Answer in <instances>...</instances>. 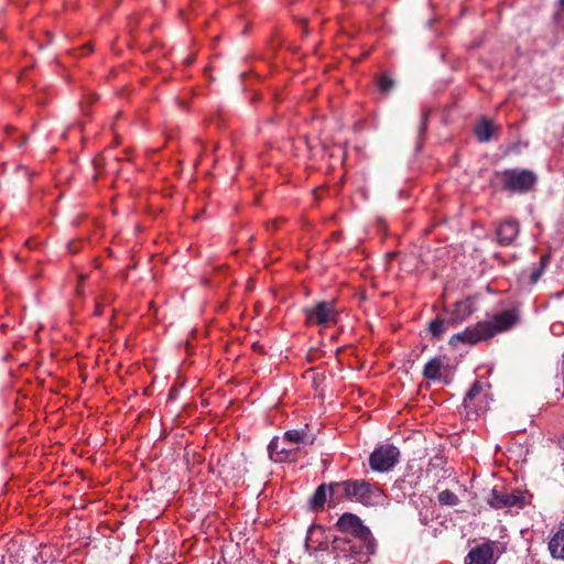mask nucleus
<instances>
[{"mask_svg":"<svg viewBox=\"0 0 564 564\" xmlns=\"http://www.w3.org/2000/svg\"><path fill=\"white\" fill-rule=\"evenodd\" d=\"M519 321L517 310H506L492 316L491 321L477 323L474 327H467L464 332L453 335L449 345L456 347V343L478 344L492 338L497 333L512 328Z\"/></svg>","mask_w":564,"mask_h":564,"instance_id":"f257e3e1","label":"nucleus"},{"mask_svg":"<svg viewBox=\"0 0 564 564\" xmlns=\"http://www.w3.org/2000/svg\"><path fill=\"white\" fill-rule=\"evenodd\" d=\"M496 180L505 192L512 194H525L531 192L536 182V174L527 169H508L495 173Z\"/></svg>","mask_w":564,"mask_h":564,"instance_id":"f03ea898","label":"nucleus"},{"mask_svg":"<svg viewBox=\"0 0 564 564\" xmlns=\"http://www.w3.org/2000/svg\"><path fill=\"white\" fill-rule=\"evenodd\" d=\"M305 316L304 324L307 327L318 326L327 328L337 323L338 312L333 301H319L311 306L302 308Z\"/></svg>","mask_w":564,"mask_h":564,"instance_id":"7ed1b4c3","label":"nucleus"},{"mask_svg":"<svg viewBox=\"0 0 564 564\" xmlns=\"http://www.w3.org/2000/svg\"><path fill=\"white\" fill-rule=\"evenodd\" d=\"M349 501L359 502L367 507L383 505L384 492L375 484L364 479H349Z\"/></svg>","mask_w":564,"mask_h":564,"instance_id":"20e7f679","label":"nucleus"},{"mask_svg":"<svg viewBox=\"0 0 564 564\" xmlns=\"http://www.w3.org/2000/svg\"><path fill=\"white\" fill-rule=\"evenodd\" d=\"M334 544H338L339 547L344 552V556L349 560H355L359 563H366L371 555L375 554L377 549L376 539L372 536V547L368 546V540H364V538H345L338 539L336 538L333 542Z\"/></svg>","mask_w":564,"mask_h":564,"instance_id":"39448f33","label":"nucleus"},{"mask_svg":"<svg viewBox=\"0 0 564 564\" xmlns=\"http://www.w3.org/2000/svg\"><path fill=\"white\" fill-rule=\"evenodd\" d=\"M335 528L339 532L350 535L351 538H364V540H368L367 547H372V533L357 514L345 512L337 520Z\"/></svg>","mask_w":564,"mask_h":564,"instance_id":"423d86ee","label":"nucleus"},{"mask_svg":"<svg viewBox=\"0 0 564 564\" xmlns=\"http://www.w3.org/2000/svg\"><path fill=\"white\" fill-rule=\"evenodd\" d=\"M399 456L400 452L395 446H380L371 453L369 465L376 471H387L398 463Z\"/></svg>","mask_w":564,"mask_h":564,"instance_id":"0eeeda50","label":"nucleus"},{"mask_svg":"<svg viewBox=\"0 0 564 564\" xmlns=\"http://www.w3.org/2000/svg\"><path fill=\"white\" fill-rule=\"evenodd\" d=\"M488 503L490 505V507L495 509L512 507L522 509L524 508L527 501L524 495L521 491H508L505 488L498 489L497 487H495L491 490Z\"/></svg>","mask_w":564,"mask_h":564,"instance_id":"6e6552de","label":"nucleus"},{"mask_svg":"<svg viewBox=\"0 0 564 564\" xmlns=\"http://www.w3.org/2000/svg\"><path fill=\"white\" fill-rule=\"evenodd\" d=\"M494 545L491 541L476 545L465 557V564H495Z\"/></svg>","mask_w":564,"mask_h":564,"instance_id":"1a4fd4ad","label":"nucleus"},{"mask_svg":"<svg viewBox=\"0 0 564 564\" xmlns=\"http://www.w3.org/2000/svg\"><path fill=\"white\" fill-rule=\"evenodd\" d=\"M284 442L280 441L279 437H273L268 446L269 456L276 463L283 462H295L299 458L300 447L294 449H285L283 446Z\"/></svg>","mask_w":564,"mask_h":564,"instance_id":"9d476101","label":"nucleus"},{"mask_svg":"<svg viewBox=\"0 0 564 564\" xmlns=\"http://www.w3.org/2000/svg\"><path fill=\"white\" fill-rule=\"evenodd\" d=\"M520 227L518 221L508 219L501 223L497 229V240L502 246L511 245L519 234Z\"/></svg>","mask_w":564,"mask_h":564,"instance_id":"9b49d317","label":"nucleus"},{"mask_svg":"<svg viewBox=\"0 0 564 564\" xmlns=\"http://www.w3.org/2000/svg\"><path fill=\"white\" fill-rule=\"evenodd\" d=\"M476 311L475 302L471 297H466L459 302H456L452 313L449 322L453 324L462 323L466 321Z\"/></svg>","mask_w":564,"mask_h":564,"instance_id":"f8f14e48","label":"nucleus"},{"mask_svg":"<svg viewBox=\"0 0 564 564\" xmlns=\"http://www.w3.org/2000/svg\"><path fill=\"white\" fill-rule=\"evenodd\" d=\"M482 392V386L479 381H475L468 392L466 393L464 398V409L466 410V415L468 419L471 416H478L479 411L481 410L480 406L477 405L476 399L481 394Z\"/></svg>","mask_w":564,"mask_h":564,"instance_id":"ddd939ff","label":"nucleus"},{"mask_svg":"<svg viewBox=\"0 0 564 564\" xmlns=\"http://www.w3.org/2000/svg\"><path fill=\"white\" fill-rule=\"evenodd\" d=\"M349 479L343 480V481H334L328 485L329 489V499H328V506L335 507L337 503H339L343 500L349 499Z\"/></svg>","mask_w":564,"mask_h":564,"instance_id":"4468645a","label":"nucleus"},{"mask_svg":"<svg viewBox=\"0 0 564 564\" xmlns=\"http://www.w3.org/2000/svg\"><path fill=\"white\" fill-rule=\"evenodd\" d=\"M549 551L553 558L564 561V529H558L549 541Z\"/></svg>","mask_w":564,"mask_h":564,"instance_id":"2eb2a0df","label":"nucleus"},{"mask_svg":"<svg viewBox=\"0 0 564 564\" xmlns=\"http://www.w3.org/2000/svg\"><path fill=\"white\" fill-rule=\"evenodd\" d=\"M328 499H329L328 485L322 484L316 488L315 492L312 496L311 508L315 511L323 510L324 506L328 501Z\"/></svg>","mask_w":564,"mask_h":564,"instance_id":"dca6fc26","label":"nucleus"},{"mask_svg":"<svg viewBox=\"0 0 564 564\" xmlns=\"http://www.w3.org/2000/svg\"><path fill=\"white\" fill-rule=\"evenodd\" d=\"M315 441V437L314 436H310L307 434V431L306 429H303V430H289L284 433V436H283V440L282 442H289V443H294V444H299V443H308V444H313Z\"/></svg>","mask_w":564,"mask_h":564,"instance_id":"f3484780","label":"nucleus"},{"mask_svg":"<svg viewBox=\"0 0 564 564\" xmlns=\"http://www.w3.org/2000/svg\"><path fill=\"white\" fill-rule=\"evenodd\" d=\"M452 324L453 322H449V319L446 321L444 318L436 317L435 319L429 323L427 334L431 336L432 339H440L447 330V326Z\"/></svg>","mask_w":564,"mask_h":564,"instance_id":"a211bd4d","label":"nucleus"},{"mask_svg":"<svg viewBox=\"0 0 564 564\" xmlns=\"http://www.w3.org/2000/svg\"><path fill=\"white\" fill-rule=\"evenodd\" d=\"M443 362L438 357L432 358L424 367L423 376L429 380L441 378Z\"/></svg>","mask_w":564,"mask_h":564,"instance_id":"6ab92c4d","label":"nucleus"},{"mask_svg":"<svg viewBox=\"0 0 564 564\" xmlns=\"http://www.w3.org/2000/svg\"><path fill=\"white\" fill-rule=\"evenodd\" d=\"M494 133L490 121L484 120L475 128V134L480 142H488Z\"/></svg>","mask_w":564,"mask_h":564,"instance_id":"aec40b11","label":"nucleus"},{"mask_svg":"<svg viewBox=\"0 0 564 564\" xmlns=\"http://www.w3.org/2000/svg\"><path fill=\"white\" fill-rule=\"evenodd\" d=\"M394 80L391 78V76L388 73H382L377 78V86L380 90V93L388 95L393 88H394Z\"/></svg>","mask_w":564,"mask_h":564,"instance_id":"412c9836","label":"nucleus"},{"mask_svg":"<svg viewBox=\"0 0 564 564\" xmlns=\"http://www.w3.org/2000/svg\"><path fill=\"white\" fill-rule=\"evenodd\" d=\"M549 259L550 257L547 254H542L540 257V263H539V267L538 268H534L532 269L531 273H530V282L531 283H536L540 278L542 276L547 263H549Z\"/></svg>","mask_w":564,"mask_h":564,"instance_id":"4be33fe9","label":"nucleus"},{"mask_svg":"<svg viewBox=\"0 0 564 564\" xmlns=\"http://www.w3.org/2000/svg\"><path fill=\"white\" fill-rule=\"evenodd\" d=\"M437 498L443 506H456L458 503V497L448 489L441 491Z\"/></svg>","mask_w":564,"mask_h":564,"instance_id":"5701e85b","label":"nucleus"},{"mask_svg":"<svg viewBox=\"0 0 564 564\" xmlns=\"http://www.w3.org/2000/svg\"><path fill=\"white\" fill-rule=\"evenodd\" d=\"M430 119V110L423 109L421 115V122L419 124V137L422 138L427 129V123Z\"/></svg>","mask_w":564,"mask_h":564,"instance_id":"b1692460","label":"nucleus"},{"mask_svg":"<svg viewBox=\"0 0 564 564\" xmlns=\"http://www.w3.org/2000/svg\"><path fill=\"white\" fill-rule=\"evenodd\" d=\"M183 346L185 347V349L189 350V349H193V345L191 343V340L186 339L185 341H181L180 345L177 346V349H182Z\"/></svg>","mask_w":564,"mask_h":564,"instance_id":"393cba45","label":"nucleus"},{"mask_svg":"<svg viewBox=\"0 0 564 564\" xmlns=\"http://www.w3.org/2000/svg\"><path fill=\"white\" fill-rule=\"evenodd\" d=\"M29 140L28 134H22L20 140H15V143L19 148L23 147Z\"/></svg>","mask_w":564,"mask_h":564,"instance_id":"a878e982","label":"nucleus"},{"mask_svg":"<svg viewBox=\"0 0 564 564\" xmlns=\"http://www.w3.org/2000/svg\"><path fill=\"white\" fill-rule=\"evenodd\" d=\"M74 245H75L74 242H69V243L67 245L68 250H69L70 252H73V253L78 252V248H75V247H74Z\"/></svg>","mask_w":564,"mask_h":564,"instance_id":"bb28decb","label":"nucleus"},{"mask_svg":"<svg viewBox=\"0 0 564 564\" xmlns=\"http://www.w3.org/2000/svg\"><path fill=\"white\" fill-rule=\"evenodd\" d=\"M316 356L317 355L308 354V355H306V359L308 362H314L316 360Z\"/></svg>","mask_w":564,"mask_h":564,"instance_id":"cd10ccee","label":"nucleus"},{"mask_svg":"<svg viewBox=\"0 0 564 564\" xmlns=\"http://www.w3.org/2000/svg\"><path fill=\"white\" fill-rule=\"evenodd\" d=\"M193 62H194V57H187V58H186V63H187V64H192Z\"/></svg>","mask_w":564,"mask_h":564,"instance_id":"c85d7f7f","label":"nucleus"},{"mask_svg":"<svg viewBox=\"0 0 564 564\" xmlns=\"http://www.w3.org/2000/svg\"><path fill=\"white\" fill-rule=\"evenodd\" d=\"M174 395H175V389L173 388V389H171V391H170V398H173Z\"/></svg>","mask_w":564,"mask_h":564,"instance_id":"c756f323","label":"nucleus"},{"mask_svg":"<svg viewBox=\"0 0 564 564\" xmlns=\"http://www.w3.org/2000/svg\"><path fill=\"white\" fill-rule=\"evenodd\" d=\"M558 3L561 6L562 10L564 11V0H558Z\"/></svg>","mask_w":564,"mask_h":564,"instance_id":"7c9ffc66","label":"nucleus"},{"mask_svg":"<svg viewBox=\"0 0 564 564\" xmlns=\"http://www.w3.org/2000/svg\"><path fill=\"white\" fill-rule=\"evenodd\" d=\"M341 349H343L341 347H337V348L335 349V352H336V354H339V352H341Z\"/></svg>","mask_w":564,"mask_h":564,"instance_id":"2f4dec72","label":"nucleus"},{"mask_svg":"<svg viewBox=\"0 0 564 564\" xmlns=\"http://www.w3.org/2000/svg\"><path fill=\"white\" fill-rule=\"evenodd\" d=\"M272 226H273V230H275L278 228V226H279L278 221H274Z\"/></svg>","mask_w":564,"mask_h":564,"instance_id":"473e14b6","label":"nucleus"},{"mask_svg":"<svg viewBox=\"0 0 564 564\" xmlns=\"http://www.w3.org/2000/svg\"><path fill=\"white\" fill-rule=\"evenodd\" d=\"M338 356H339L338 354H335V358L338 360V362H341V360L338 359Z\"/></svg>","mask_w":564,"mask_h":564,"instance_id":"72a5a7b5","label":"nucleus"},{"mask_svg":"<svg viewBox=\"0 0 564 564\" xmlns=\"http://www.w3.org/2000/svg\"><path fill=\"white\" fill-rule=\"evenodd\" d=\"M295 447L285 446V449H294Z\"/></svg>","mask_w":564,"mask_h":564,"instance_id":"f704fd0d","label":"nucleus"}]
</instances>
